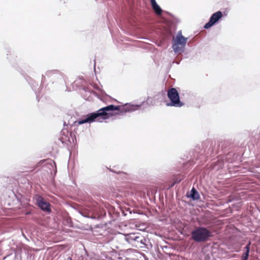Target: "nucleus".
<instances>
[{
    "label": "nucleus",
    "mask_w": 260,
    "mask_h": 260,
    "mask_svg": "<svg viewBox=\"0 0 260 260\" xmlns=\"http://www.w3.org/2000/svg\"><path fill=\"white\" fill-rule=\"evenodd\" d=\"M212 236V233L204 226L196 227L191 232V239L198 243L207 241Z\"/></svg>",
    "instance_id": "2"
},
{
    "label": "nucleus",
    "mask_w": 260,
    "mask_h": 260,
    "mask_svg": "<svg viewBox=\"0 0 260 260\" xmlns=\"http://www.w3.org/2000/svg\"><path fill=\"white\" fill-rule=\"evenodd\" d=\"M250 245H251V242L250 241H248V242L246 244V246L244 247V249L245 250H250Z\"/></svg>",
    "instance_id": "18"
},
{
    "label": "nucleus",
    "mask_w": 260,
    "mask_h": 260,
    "mask_svg": "<svg viewBox=\"0 0 260 260\" xmlns=\"http://www.w3.org/2000/svg\"><path fill=\"white\" fill-rule=\"evenodd\" d=\"M37 205L44 211L47 212L51 211L50 204L46 202L43 197H40L39 199H37Z\"/></svg>",
    "instance_id": "9"
},
{
    "label": "nucleus",
    "mask_w": 260,
    "mask_h": 260,
    "mask_svg": "<svg viewBox=\"0 0 260 260\" xmlns=\"http://www.w3.org/2000/svg\"><path fill=\"white\" fill-rule=\"evenodd\" d=\"M140 105H134L126 104L123 106H115L114 105H108L100 108L98 111L89 113L78 120L75 121L76 125L84 123H91L94 122H102L104 120L107 119L110 116L113 115L112 112L117 111L115 114L120 115L127 112H131L138 110Z\"/></svg>",
    "instance_id": "1"
},
{
    "label": "nucleus",
    "mask_w": 260,
    "mask_h": 260,
    "mask_svg": "<svg viewBox=\"0 0 260 260\" xmlns=\"http://www.w3.org/2000/svg\"><path fill=\"white\" fill-rule=\"evenodd\" d=\"M168 97L170 102L166 104L167 106L181 107L184 104L180 101L179 92L175 88H171L167 93Z\"/></svg>",
    "instance_id": "4"
},
{
    "label": "nucleus",
    "mask_w": 260,
    "mask_h": 260,
    "mask_svg": "<svg viewBox=\"0 0 260 260\" xmlns=\"http://www.w3.org/2000/svg\"><path fill=\"white\" fill-rule=\"evenodd\" d=\"M222 17V12L220 11L213 13L209 19L208 22L205 24L204 28L208 29L216 23Z\"/></svg>",
    "instance_id": "8"
},
{
    "label": "nucleus",
    "mask_w": 260,
    "mask_h": 260,
    "mask_svg": "<svg viewBox=\"0 0 260 260\" xmlns=\"http://www.w3.org/2000/svg\"><path fill=\"white\" fill-rule=\"evenodd\" d=\"M186 41L187 38H185L181 34L180 35L178 34L172 45L174 52L175 53L183 52Z\"/></svg>",
    "instance_id": "6"
},
{
    "label": "nucleus",
    "mask_w": 260,
    "mask_h": 260,
    "mask_svg": "<svg viewBox=\"0 0 260 260\" xmlns=\"http://www.w3.org/2000/svg\"><path fill=\"white\" fill-rule=\"evenodd\" d=\"M152 8H153V9L154 11L155 12V13L157 15H160L161 14L162 10V9H161L160 6L158 4L154 6Z\"/></svg>",
    "instance_id": "14"
},
{
    "label": "nucleus",
    "mask_w": 260,
    "mask_h": 260,
    "mask_svg": "<svg viewBox=\"0 0 260 260\" xmlns=\"http://www.w3.org/2000/svg\"><path fill=\"white\" fill-rule=\"evenodd\" d=\"M31 214V211H28L25 213V215H28Z\"/></svg>",
    "instance_id": "20"
},
{
    "label": "nucleus",
    "mask_w": 260,
    "mask_h": 260,
    "mask_svg": "<svg viewBox=\"0 0 260 260\" xmlns=\"http://www.w3.org/2000/svg\"><path fill=\"white\" fill-rule=\"evenodd\" d=\"M75 138V135L73 134V141L71 137L70 136V134H67L66 136H60V140L62 144H66L67 142H69L70 143H74V139Z\"/></svg>",
    "instance_id": "12"
},
{
    "label": "nucleus",
    "mask_w": 260,
    "mask_h": 260,
    "mask_svg": "<svg viewBox=\"0 0 260 260\" xmlns=\"http://www.w3.org/2000/svg\"><path fill=\"white\" fill-rule=\"evenodd\" d=\"M127 240L129 242H135L137 244H140V247L146 245V239L145 238L140 235L139 234H130L127 236Z\"/></svg>",
    "instance_id": "7"
},
{
    "label": "nucleus",
    "mask_w": 260,
    "mask_h": 260,
    "mask_svg": "<svg viewBox=\"0 0 260 260\" xmlns=\"http://www.w3.org/2000/svg\"><path fill=\"white\" fill-rule=\"evenodd\" d=\"M186 196L191 199L193 201H196L200 199V194L194 187H192L191 189L189 194L188 193L186 194Z\"/></svg>",
    "instance_id": "11"
},
{
    "label": "nucleus",
    "mask_w": 260,
    "mask_h": 260,
    "mask_svg": "<svg viewBox=\"0 0 260 260\" xmlns=\"http://www.w3.org/2000/svg\"><path fill=\"white\" fill-rule=\"evenodd\" d=\"M250 250H245L241 256V260H248Z\"/></svg>",
    "instance_id": "15"
},
{
    "label": "nucleus",
    "mask_w": 260,
    "mask_h": 260,
    "mask_svg": "<svg viewBox=\"0 0 260 260\" xmlns=\"http://www.w3.org/2000/svg\"><path fill=\"white\" fill-rule=\"evenodd\" d=\"M48 78L50 82L54 83L57 81H62L64 79V75L58 70H49L42 76V82H44Z\"/></svg>",
    "instance_id": "5"
},
{
    "label": "nucleus",
    "mask_w": 260,
    "mask_h": 260,
    "mask_svg": "<svg viewBox=\"0 0 260 260\" xmlns=\"http://www.w3.org/2000/svg\"><path fill=\"white\" fill-rule=\"evenodd\" d=\"M67 134H70V136L71 137L72 142L73 141V133L72 132H69L67 129L64 128L60 132V136H66Z\"/></svg>",
    "instance_id": "13"
},
{
    "label": "nucleus",
    "mask_w": 260,
    "mask_h": 260,
    "mask_svg": "<svg viewBox=\"0 0 260 260\" xmlns=\"http://www.w3.org/2000/svg\"><path fill=\"white\" fill-rule=\"evenodd\" d=\"M204 152L206 157H208L209 155H211L212 153L213 148L211 146V145L210 146L209 148L208 149H206L205 150Z\"/></svg>",
    "instance_id": "16"
},
{
    "label": "nucleus",
    "mask_w": 260,
    "mask_h": 260,
    "mask_svg": "<svg viewBox=\"0 0 260 260\" xmlns=\"http://www.w3.org/2000/svg\"><path fill=\"white\" fill-rule=\"evenodd\" d=\"M151 6L152 7L154 6L157 5V4L155 0H151Z\"/></svg>",
    "instance_id": "19"
},
{
    "label": "nucleus",
    "mask_w": 260,
    "mask_h": 260,
    "mask_svg": "<svg viewBox=\"0 0 260 260\" xmlns=\"http://www.w3.org/2000/svg\"><path fill=\"white\" fill-rule=\"evenodd\" d=\"M26 81L28 83V84L30 85L32 89L35 91L36 98L38 100V101H39V97H40V87L38 89V90H36V87L38 86V84L36 83V82L30 77H26L25 78Z\"/></svg>",
    "instance_id": "10"
},
{
    "label": "nucleus",
    "mask_w": 260,
    "mask_h": 260,
    "mask_svg": "<svg viewBox=\"0 0 260 260\" xmlns=\"http://www.w3.org/2000/svg\"><path fill=\"white\" fill-rule=\"evenodd\" d=\"M77 211L84 217L94 220H99L101 218L98 207L94 205L86 206L78 209Z\"/></svg>",
    "instance_id": "3"
},
{
    "label": "nucleus",
    "mask_w": 260,
    "mask_h": 260,
    "mask_svg": "<svg viewBox=\"0 0 260 260\" xmlns=\"http://www.w3.org/2000/svg\"><path fill=\"white\" fill-rule=\"evenodd\" d=\"M16 254H13L12 253H11L8 255H7L5 257H4L3 260H5L6 258H7L8 257H12L14 259L16 257Z\"/></svg>",
    "instance_id": "17"
}]
</instances>
